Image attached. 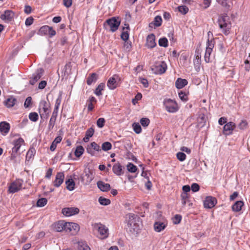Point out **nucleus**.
<instances>
[{"mask_svg":"<svg viewBox=\"0 0 250 250\" xmlns=\"http://www.w3.org/2000/svg\"><path fill=\"white\" fill-rule=\"evenodd\" d=\"M127 221V226L130 231L133 233H137L140 230L139 217L133 213H128L126 215Z\"/></svg>","mask_w":250,"mask_h":250,"instance_id":"nucleus-1","label":"nucleus"},{"mask_svg":"<svg viewBox=\"0 0 250 250\" xmlns=\"http://www.w3.org/2000/svg\"><path fill=\"white\" fill-rule=\"evenodd\" d=\"M218 22L223 33L226 35L228 34L231 26L229 17L226 14H224L218 19Z\"/></svg>","mask_w":250,"mask_h":250,"instance_id":"nucleus-2","label":"nucleus"},{"mask_svg":"<svg viewBox=\"0 0 250 250\" xmlns=\"http://www.w3.org/2000/svg\"><path fill=\"white\" fill-rule=\"evenodd\" d=\"M121 23L119 17H112L106 21L104 23V27L106 29H109L112 32L116 31Z\"/></svg>","mask_w":250,"mask_h":250,"instance_id":"nucleus-3","label":"nucleus"},{"mask_svg":"<svg viewBox=\"0 0 250 250\" xmlns=\"http://www.w3.org/2000/svg\"><path fill=\"white\" fill-rule=\"evenodd\" d=\"M164 105L166 110L169 113H175L179 109L177 103L170 99H165Z\"/></svg>","mask_w":250,"mask_h":250,"instance_id":"nucleus-4","label":"nucleus"},{"mask_svg":"<svg viewBox=\"0 0 250 250\" xmlns=\"http://www.w3.org/2000/svg\"><path fill=\"white\" fill-rule=\"evenodd\" d=\"M93 228L98 231L99 233V237L101 239H104L108 237V229L104 225L101 223H95L93 225Z\"/></svg>","mask_w":250,"mask_h":250,"instance_id":"nucleus-5","label":"nucleus"},{"mask_svg":"<svg viewBox=\"0 0 250 250\" xmlns=\"http://www.w3.org/2000/svg\"><path fill=\"white\" fill-rule=\"evenodd\" d=\"M167 66L164 62H157L152 68V71L156 74H162L165 72Z\"/></svg>","mask_w":250,"mask_h":250,"instance_id":"nucleus-6","label":"nucleus"},{"mask_svg":"<svg viewBox=\"0 0 250 250\" xmlns=\"http://www.w3.org/2000/svg\"><path fill=\"white\" fill-rule=\"evenodd\" d=\"M65 232L70 233L71 235H74L76 234L80 230L79 226L75 223L66 222L65 225Z\"/></svg>","mask_w":250,"mask_h":250,"instance_id":"nucleus-7","label":"nucleus"},{"mask_svg":"<svg viewBox=\"0 0 250 250\" xmlns=\"http://www.w3.org/2000/svg\"><path fill=\"white\" fill-rule=\"evenodd\" d=\"M214 46V41L213 40H209L207 42L206 52L204 56V59L206 62H210V56L212 53V49Z\"/></svg>","mask_w":250,"mask_h":250,"instance_id":"nucleus-8","label":"nucleus"},{"mask_svg":"<svg viewBox=\"0 0 250 250\" xmlns=\"http://www.w3.org/2000/svg\"><path fill=\"white\" fill-rule=\"evenodd\" d=\"M40 106L42 107V108H40L39 110L41 118L43 120H46L49 116L50 112L47 103L45 101H42L41 102Z\"/></svg>","mask_w":250,"mask_h":250,"instance_id":"nucleus-9","label":"nucleus"},{"mask_svg":"<svg viewBox=\"0 0 250 250\" xmlns=\"http://www.w3.org/2000/svg\"><path fill=\"white\" fill-rule=\"evenodd\" d=\"M22 186V182L21 180H18L12 182L8 188V192L14 193L19 191Z\"/></svg>","mask_w":250,"mask_h":250,"instance_id":"nucleus-10","label":"nucleus"},{"mask_svg":"<svg viewBox=\"0 0 250 250\" xmlns=\"http://www.w3.org/2000/svg\"><path fill=\"white\" fill-rule=\"evenodd\" d=\"M79 212V208L76 207L65 208L62 211V213L66 216L74 215L78 214Z\"/></svg>","mask_w":250,"mask_h":250,"instance_id":"nucleus-11","label":"nucleus"},{"mask_svg":"<svg viewBox=\"0 0 250 250\" xmlns=\"http://www.w3.org/2000/svg\"><path fill=\"white\" fill-rule=\"evenodd\" d=\"M216 203L217 200L215 197L208 196L204 201V206L205 208H211L214 207Z\"/></svg>","mask_w":250,"mask_h":250,"instance_id":"nucleus-12","label":"nucleus"},{"mask_svg":"<svg viewBox=\"0 0 250 250\" xmlns=\"http://www.w3.org/2000/svg\"><path fill=\"white\" fill-rule=\"evenodd\" d=\"M235 127V124L232 122H229L227 123L224 126L223 133L226 135H229L231 134Z\"/></svg>","mask_w":250,"mask_h":250,"instance_id":"nucleus-13","label":"nucleus"},{"mask_svg":"<svg viewBox=\"0 0 250 250\" xmlns=\"http://www.w3.org/2000/svg\"><path fill=\"white\" fill-rule=\"evenodd\" d=\"M43 70L42 68L37 70L36 72L33 75L32 79L29 83L31 85H34L38 81H39L42 76Z\"/></svg>","mask_w":250,"mask_h":250,"instance_id":"nucleus-14","label":"nucleus"},{"mask_svg":"<svg viewBox=\"0 0 250 250\" xmlns=\"http://www.w3.org/2000/svg\"><path fill=\"white\" fill-rule=\"evenodd\" d=\"M64 178V174L63 172L57 173L55 179L53 181V185L56 188L59 187L63 183Z\"/></svg>","mask_w":250,"mask_h":250,"instance_id":"nucleus-15","label":"nucleus"},{"mask_svg":"<svg viewBox=\"0 0 250 250\" xmlns=\"http://www.w3.org/2000/svg\"><path fill=\"white\" fill-rule=\"evenodd\" d=\"M94 150L99 151H100V146L95 142H93L90 144L89 146H88L86 148V151L88 154L93 156L95 154Z\"/></svg>","mask_w":250,"mask_h":250,"instance_id":"nucleus-16","label":"nucleus"},{"mask_svg":"<svg viewBox=\"0 0 250 250\" xmlns=\"http://www.w3.org/2000/svg\"><path fill=\"white\" fill-rule=\"evenodd\" d=\"M156 45L155 35L153 34L149 35L146 38V46L148 48H153Z\"/></svg>","mask_w":250,"mask_h":250,"instance_id":"nucleus-17","label":"nucleus"},{"mask_svg":"<svg viewBox=\"0 0 250 250\" xmlns=\"http://www.w3.org/2000/svg\"><path fill=\"white\" fill-rule=\"evenodd\" d=\"M66 222L63 221H60L54 224V230L57 232L66 231L65 225Z\"/></svg>","mask_w":250,"mask_h":250,"instance_id":"nucleus-18","label":"nucleus"},{"mask_svg":"<svg viewBox=\"0 0 250 250\" xmlns=\"http://www.w3.org/2000/svg\"><path fill=\"white\" fill-rule=\"evenodd\" d=\"M10 125L6 122L0 123V132L3 135H6L9 131Z\"/></svg>","mask_w":250,"mask_h":250,"instance_id":"nucleus-19","label":"nucleus"},{"mask_svg":"<svg viewBox=\"0 0 250 250\" xmlns=\"http://www.w3.org/2000/svg\"><path fill=\"white\" fill-rule=\"evenodd\" d=\"M119 76L114 75L112 77L109 78L107 81V85L110 89H114L117 87L116 80L118 79Z\"/></svg>","mask_w":250,"mask_h":250,"instance_id":"nucleus-20","label":"nucleus"},{"mask_svg":"<svg viewBox=\"0 0 250 250\" xmlns=\"http://www.w3.org/2000/svg\"><path fill=\"white\" fill-rule=\"evenodd\" d=\"M14 16V12L11 10H7L5 11L4 14L0 16V18L2 20L10 21L13 19Z\"/></svg>","mask_w":250,"mask_h":250,"instance_id":"nucleus-21","label":"nucleus"},{"mask_svg":"<svg viewBox=\"0 0 250 250\" xmlns=\"http://www.w3.org/2000/svg\"><path fill=\"white\" fill-rule=\"evenodd\" d=\"M24 143V140L21 138H19L17 140H15L13 142L14 147L12 149H13L14 152H18L21 146Z\"/></svg>","mask_w":250,"mask_h":250,"instance_id":"nucleus-22","label":"nucleus"},{"mask_svg":"<svg viewBox=\"0 0 250 250\" xmlns=\"http://www.w3.org/2000/svg\"><path fill=\"white\" fill-rule=\"evenodd\" d=\"M112 170L114 174L118 176H121L124 174L122 166L119 163L115 164L113 166Z\"/></svg>","mask_w":250,"mask_h":250,"instance_id":"nucleus-23","label":"nucleus"},{"mask_svg":"<svg viewBox=\"0 0 250 250\" xmlns=\"http://www.w3.org/2000/svg\"><path fill=\"white\" fill-rule=\"evenodd\" d=\"M97 186L101 191L104 192H106L110 189V185L109 184L105 183L102 181L97 182Z\"/></svg>","mask_w":250,"mask_h":250,"instance_id":"nucleus-24","label":"nucleus"},{"mask_svg":"<svg viewBox=\"0 0 250 250\" xmlns=\"http://www.w3.org/2000/svg\"><path fill=\"white\" fill-rule=\"evenodd\" d=\"M187 84L188 81L187 80L179 78L176 81L175 86L178 89H181L183 88Z\"/></svg>","mask_w":250,"mask_h":250,"instance_id":"nucleus-25","label":"nucleus"},{"mask_svg":"<svg viewBox=\"0 0 250 250\" xmlns=\"http://www.w3.org/2000/svg\"><path fill=\"white\" fill-rule=\"evenodd\" d=\"M166 227L164 222H156L154 224V229L157 232H160Z\"/></svg>","mask_w":250,"mask_h":250,"instance_id":"nucleus-26","label":"nucleus"},{"mask_svg":"<svg viewBox=\"0 0 250 250\" xmlns=\"http://www.w3.org/2000/svg\"><path fill=\"white\" fill-rule=\"evenodd\" d=\"M244 206V203L242 201L236 202L232 206V209L234 211L238 212L241 210L242 207Z\"/></svg>","mask_w":250,"mask_h":250,"instance_id":"nucleus-27","label":"nucleus"},{"mask_svg":"<svg viewBox=\"0 0 250 250\" xmlns=\"http://www.w3.org/2000/svg\"><path fill=\"white\" fill-rule=\"evenodd\" d=\"M78 250H91L85 241H79L77 243Z\"/></svg>","mask_w":250,"mask_h":250,"instance_id":"nucleus-28","label":"nucleus"},{"mask_svg":"<svg viewBox=\"0 0 250 250\" xmlns=\"http://www.w3.org/2000/svg\"><path fill=\"white\" fill-rule=\"evenodd\" d=\"M62 140V138L61 136H57V137L55 138L54 140L52 143V144L51 145L50 147V149L51 151H54L55 150L57 147V145L58 143H60L61 142Z\"/></svg>","mask_w":250,"mask_h":250,"instance_id":"nucleus-29","label":"nucleus"},{"mask_svg":"<svg viewBox=\"0 0 250 250\" xmlns=\"http://www.w3.org/2000/svg\"><path fill=\"white\" fill-rule=\"evenodd\" d=\"M17 101V100L14 97H11L8 98L5 102V105L8 108L13 106Z\"/></svg>","mask_w":250,"mask_h":250,"instance_id":"nucleus-30","label":"nucleus"},{"mask_svg":"<svg viewBox=\"0 0 250 250\" xmlns=\"http://www.w3.org/2000/svg\"><path fill=\"white\" fill-rule=\"evenodd\" d=\"M98 79V75L96 73H93L87 78L86 83L88 85H90L93 82H96Z\"/></svg>","mask_w":250,"mask_h":250,"instance_id":"nucleus-31","label":"nucleus"},{"mask_svg":"<svg viewBox=\"0 0 250 250\" xmlns=\"http://www.w3.org/2000/svg\"><path fill=\"white\" fill-rule=\"evenodd\" d=\"M65 184L66 185V188L69 191L74 189L75 183L72 179H68L66 180Z\"/></svg>","mask_w":250,"mask_h":250,"instance_id":"nucleus-32","label":"nucleus"},{"mask_svg":"<svg viewBox=\"0 0 250 250\" xmlns=\"http://www.w3.org/2000/svg\"><path fill=\"white\" fill-rule=\"evenodd\" d=\"M36 153V150L33 147H31L27 151L26 155V161H30Z\"/></svg>","mask_w":250,"mask_h":250,"instance_id":"nucleus-33","label":"nucleus"},{"mask_svg":"<svg viewBox=\"0 0 250 250\" xmlns=\"http://www.w3.org/2000/svg\"><path fill=\"white\" fill-rule=\"evenodd\" d=\"M105 86V84L104 83H101L98 85L97 87L96 88L94 93L98 96H100L102 95V91L104 90Z\"/></svg>","mask_w":250,"mask_h":250,"instance_id":"nucleus-34","label":"nucleus"},{"mask_svg":"<svg viewBox=\"0 0 250 250\" xmlns=\"http://www.w3.org/2000/svg\"><path fill=\"white\" fill-rule=\"evenodd\" d=\"M57 117V116H55L54 115L52 114V116L50 119L49 123L48 124V129L49 130H50L53 128L55 124Z\"/></svg>","mask_w":250,"mask_h":250,"instance_id":"nucleus-35","label":"nucleus"},{"mask_svg":"<svg viewBox=\"0 0 250 250\" xmlns=\"http://www.w3.org/2000/svg\"><path fill=\"white\" fill-rule=\"evenodd\" d=\"M189 195L188 193H182L181 197L182 200V203L183 206H185L186 203L189 201Z\"/></svg>","mask_w":250,"mask_h":250,"instance_id":"nucleus-36","label":"nucleus"},{"mask_svg":"<svg viewBox=\"0 0 250 250\" xmlns=\"http://www.w3.org/2000/svg\"><path fill=\"white\" fill-rule=\"evenodd\" d=\"M50 26L48 25H44L42 26L39 30V34L41 35H47Z\"/></svg>","mask_w":250,"mask_h":250,"instance_id":"nucleus-37","label":"nucleus"},{"mask_svg":"<svg viewBox=\"0 0 250 250\" xmlns=\"http://www.w3.org/2000/svg\"><path fill=\"white\" fill-rule=\"evenodd\" d=\"M84 152V148L82 146H79L77 147L75 151V155L77 157H80Z\"/></svg>","mask_w":250,"mask_h":250,"instance_id":"nucleus-38","label":"nucleus"},{"mask_svg":"<svg viewBox=\"0 0 250 250\" xmlns=\"http://www.w3.org/2000/svg\"><path fill=\"white\" fill-rule=\"evenodd\" d=\"M229 0H216V1L220 4L223 7L229 10L230 8V5L228 3Z\"/></svg>","mask_w":250,"mask_h":250,"instance_id":"nucleus-39","label":"nucleus"},{"mask_svg":"<svg viewBox=\"0 0 250 250\" xmlns=\"http://www.w3.org/2000/svg\"><path fill=\"white\" fill-rule=\"evenodd\" d=\"M99 202L102 205L107 206L110 204V200L101 196L99 198Z\"/></svg>","mask_w":250,"mask_h":250,"instance_id":"nucleus-40","label":"nucleus"},{"mask_svg":"<svg viewBox=\"0 0 250 250\" xmlns=\"http://www.w3.org/2000/svg\"><path fill=\"white\" fill-rule=\"evenodd\" d=\"M162 18L161 16H157L155 17L153 23L151 22L150 24H154V25L156 27L160 26L162 24Z\"/></svg>","mask_w":250,"mask_h":250,"instance_id":"nucleus-41","label":"nucleus"},{"mask_svg":"<svg viewBox=\"0 0 250 250\" xmlns=\"http://www.w3.org/2000/svg\"><path fill=\"white\" fill-rule=\"evenodd\" d=\"M133 130L137 134H139L142 131V128L141 125L138 123H134L132 125Z\"/></svg>","mask_w":250,"mask_h":250,"instance_id":"nucleus-42","label":"nucleus"},{"mask_svg":"<svg viewBox=\"0 0 250 250\" xmlns=\"http://www.w3.org/2000/svg\"><path fill=\"white\" fill-rule=\"evenodd\" d=\"M158 43L160 46L166 47L168 46V41L166 38L160 39Z\"/></svg>","mask_w":250,"mask_h":250,"instance_id":"nucleus-43","label":"nucleus"},{"mask_svg":"<svg viewBox=\"0 0 250 250\" xmlns=\"http://www.w3.org/2000/svg\"><path fill=\"white\" fill-rule=\"evenodd\" d=\"M47 202V200L45 198H42L39 199L37 202V205L39 207H44Z\"/></svg>","mask_w":250,"mask_h":250,"instance_id":"nucleus-44","label":"nucleus"},{"mask_svg":"<svg viewBox=\"0 0 250 250\" xmlns=\"http://www.w3.org/2000/svg\"><path fill=\"white\" fill-rule=\"evenodd\" d=\"M111 144L108 142H105L102 144V148L104 151H108L111 149Z\"/></svg>","mask_w":250,"mask_h":250,"instance_id":"nucleus-45","label":"nucleus"},{"mask_svg":"<svg viewBox=\"0 0 250 250\" xmlns=\"http://www.w3.org/2000/svg\"><path fill=\"white\" fill-rule=\"evenodd\" d=\"M39 118L38 114L36 112H31L29 115V119L33 122H36Z\"/></svg>","mask_w":250,"mask_h":250,"instance_id":"nucleus-46","label":"nucleus"},{"mask_svg":"<svg viewBox=\"0 0 250 250\" xmlns=\"http://www.w3.org/2000/svg\"><path fill=\"white\" fill-rule=\"evenodd\" d=\"M127 170L130 172H135L137 171V167L131 163H129L127 166Z\"/></svg>","mask_w":250,"mask_h":250,"instance_id":"nucleus-47","label":"nucleus"},{"mask_svg":"<svg viewBox=\"0 0 250 250\" xmlns=\"http://www.w3.org/2000/svg\"><path fill=\"white\" fill-rule=\"evenodd\" d=\"M178 10L183 14H187L188 11V8L185 5L179 6L178 7Z\"/></svg>","mask_w":250,"mask_h":250,"instance_id":"nucleus-48","label":"nucleus"},{"mask_svg":"<svg viewBox=\"0 0 250 250\" xmlns=\"http://www.w3.org/2000/svg\"><path fill=\"white\" fill-rule=\"evenodd\" d=\"M105 120L104 118H100L97 121V125L99 128H102L104 125Z\"/></svg>","mask_w":250,"mask_h":250,"instance_id":"nucleus-49","label":"nucleus"},{"mask_svg":"<svg viewBox=\"0 0 250 250\" xmlns=\"http://www.w3.org/2000/svg\"><path fill=\"white\" fill-rule=\"evenodd\" d=\"M176 156L177 159L180 161L182 162L184 161L186 158V155L184 153L181 152H178L176 154Z\"/></svg>","mask_w":250,"mask_h":250,"instance_id":"nucleus-50","label":"nucleus"},{"mask_svg":"<svg viewBox=\"0 0 250 250\" xmlns=\"http://www.w3.org/2000/svg\"><path fill=\"white\" fill-rule=\"evenodd\" d=\"M150 123V121L148 118H142L140 120V123L143 126H147Z\"/></svg>","mask_w":250,"mask_h":250,"instance_id":"nucleus-51","label":"nucleus"},{"mask_svg":"<svg viewBox=\"0 0 250 250\" xmlns=\"http://www.w3.org/2000/svg\"><path fill=\"white\" fill-rule=\"evenodd\" d=\"M248 123L246 120H242L238 125V127L240 129H244L247 128Z\"/></svg>","mask_w":250,"mask_h":250,"instance_id":"nucleus-52","label":"nucleus"},{"mask_svg":"<svg viewBox=\"0 0 250 250\" xmlns=\"http://www.w3.org/2000/svg\"><path fill=\"white\" fill-rule=\"evenodd\" d=\"M179 97L180 99L184 102H186L188 100L187 95L186 94L185 92H183V91H180L179 93Z\"/></svg>","mask_w":250,"mask_h":250,"instance_id":"nucleus-53","label":"nucleus"},{"mask_svg":"<svg viewBox=\"0 0 250 250\" xmlns=\"http://www.w3.org/2000/svg\"><path fill=\"white\" fill-rule=\"evenodd\" d=\"M121 38L125 41H127L129 38V33L128 31H123L121 34Z\"/></svg>","mask_w":250,"mask_h":250,"instance_id":"nucleus-54","label":"nucleus"},{"mask_svg":"<svg viewBox=\"0 0 250 250\" xmlns=\"http://www.w3.org/2000/svg\"><path fill=\"white\" fill-rule=\"evenodd\" d=\"M94 133V129L93 127H91L88 128L86 130V131L85 132V135L87 136V137H89L90 138L93 135Z\"/></svg>","mask_w":250,"mask_h":250,"instance_id":"nucleus-55","label":"nucleus"},{"mask_svg":"<svg viewBox=\"0 0 250 250\" xmlns=\"http://www.w3.org/2000/svg\"><path fill=\"white\" fill-rule=\"evenodd\" d=\"M182 217L180 215L176 214L173 218V223L175 224H179L181 221Z\"/></svg>","mask_w":250,"mask_h":250,"instance_id":"nucleus-56","label":"nucleus"},{"mask_svg":"<svg viewBox=\"0 0 250 250\" xmlns=\"http://www.w3.org/2000/svg\"><path fill=\"white\" fill-rule=\"evenodd\" d=\"M32 98L31 97H28L24 102V105L25 108L28 107L31 104Z\"/></svg>","mask_w":250,"mask_h":250,"instance_id":"nucleus-57","label":"nucleus"},{"mask_svg":"<svg viewBox=\"0 0 250 250\" xmlns=\"http://www.w3.org/2000/svg\"><path fill=\"white\" fill-rule=\"evenodd\" d=\"M200 187L198 184L193 183L191 185V189L193 192H197L199 190Z\"/></svg>","mask_w":250,"mask_h":250,"instance_id":"nucleus-58","label":"nucleus"},{"mask_svg":"<svg viewBox=\"0 0 250 250\" xmlns=\"http://www.w3.org/2000/svg\"><path fill=\"white\" fill-rule=\"evenodd\" d=\"M124 47L125 49L129 51L131 48V44L130 42L126 41L125 42Z\"/></svg>","mask_w":250,"mask_h":250,"instance_id":"nucleus-59","label":"nucleus"},{"mask_svg":"<svg viewBox=\"0 0 250 250\" xmlns=\"http://www.w3.org/2000/svg\"><path fill=\"white\" fill-rule=\"evenodd\" d=\"M56 31L53 29V27L50 26V29L48 30L47 35L51 38L56 35Z\"/></svg>","mask_w":250,"mask_h":250,"instance_id":"nucleus-60","label":"nucleus"},{"mask_svg":"<svg viewBox=\"0 0 250 250\" xmlns=\"http://www.w3.org/2000/svg\"><path fill=\"white\" fill-rule=\"evenodd\" d=\"M34 19L30 17L26 19L25 24L26 26L31 25L33 22Z\"/></svg>","mask_w":250,"mask_h":250,"instance_id":"nucleus-61","label":"nucleus"},{"mask_svg":"<svg viewBox=\"0 0 250 250\" xmlns=\"http://www.w3.org/2000/svg\"><path fill=\"white\" fill-rule=\"evenodd\" d=\"M63 4L66 7H70L72 4V0H63Z\"/></svg>","mask_w":250,"mask_h":250,"instance_id":"nucleus-62","label":"nucleus"},{"mask_svg":"<svg viewBox=\"0 0 250 250\" xmlns=\"http://www.w3.org/2000/svg\"><path fill=\"white\" fill-rule=\"evenodd\" d=\"M201 61V55L199 53H197L195 55V59L194 60V63L199 64Z\"/></svg>","mask_w":250,"mask_h":250,"instance_id":"nucleus-63","label":"nucleus"},{"mask_svg":"<svg viewBox=\"0 0 250 250\" xmlns=\"http://www.w3.org/2000/svg\"><path fill=\"white\" fill-rule=\"evenodd\" d=\"M32 8L29 5H25L24 7V12L27 14H29L31 13Z\"/></svg>","mask_w":250,"mask_h":250,"instance_id":"nucleus-64","label":"nucleus"}]
</instances>
